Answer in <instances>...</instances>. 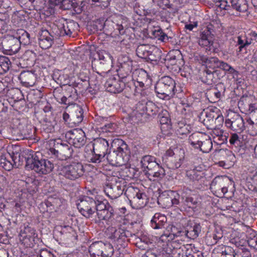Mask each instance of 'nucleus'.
Wrapping results in <instances>:
<instances>
[{
    "label": "nucleus",
    "instance_id": "59",
    "mask_svg": "<svg viewBox=\"0 0 257 257\" xmlns=\"http://www.w3.org/2000/svg\"><path fill=\"white\" fill-rule=\"evenodd\" d=\"M118 26H119V34L123 35L125 33V30L128 28V23L127 19L123 16L119 17V21H117Z\"/></svg>",
    "mask_w": 257,
    "mask_h": 257
},
{
    "label": "nucleus",
    "instance_id": "50",
    "mask_svg": "<svg viewBox=\"0 0 257 257\" xmlns=\"http://www.w3.org/2000/svg\"><path fill=\"white\" fill-rule=\"evenodd\" d=\"M160 110V108L154 103L150 101H148L144 114L145 117H146L147 116H153L156 115Z\"/></svg>",
    "mask_w": 257,
    "mask_h": 257
},
{
    "label": "nucleus",
    "instance_id": "5",
    "mask_svg": "<svg viewBox=\"0 0 257 257\" xmlns=\"http://www.w3.org/2000/svg\"><path fill=\"white\" fill-rule=\"evenodd\" d=\"M124 181L120 178L112 177L104 186L105 194L110 199H115L122 194Z\"/></svg>",
    "mask_w": 257,
    "mask_h": 257
},
{
    "label": "nucleus",
    "instance_id": "41",
    "mask_svg": "<svg viewBox=\"0 0 257 257\" xmlns=\"http://www.w3.org/2000/svg\"><path fill=\"white\" fill-rule=\"evenodd\" d=\"M237 39V45H239L238 48L239 52H242L243 51L246 52L247 47L253 42V39L251 38H248L246 37L238 36Z\"/></svg>",
    "mask_w": 257,
    "mask_h": 257
},
{
    "label": "nucleus",
    "instance_id": "17",
    "mask_svg": "<svg viewBox=\"0 0 257 257\" xmlns=\"http://www.w3.org/2000/svg\"><path fill=\"white\" fill-rule=\"evenodd\" d=\"M163 63L169 68V66L176 65L178 67L183 66L184 65V61L181 52L176 50L173 53H170L163 58Z\"/></svg>",
    "mask_w": 257,
    "mask_h": 257
},
{
    "label": "nucleus",
    "instance_id": "14",
    "mask_svg": "<svg viewBox=\"0 0 257 257\" xmlns=\"http://www.w3.org/2000/svg\"><path fill=\"white\" fill-rule=\"evenodd\" d=\"M85 149L87 151L90 150L92 153H99L104 156H107L108 153L109 144L106 139L101 138H97L87 144L85 147Z\"/></svg>",
    "mask_w": 257,
    "mask_h": 257
},
{
    "label": "nucleus",
    "instance_id": "19",
    "mask_svg": "<svg viewBox=\"0 0 257 257\" xmlns=\"http://www.w3.org/2000/svg\"><path fill=\"white\" fill-rule=\"evenodd\" d=\"M226 88L223 83H218L215 87L207 90L206 96L209 102L215 103L225 95Z\"/></svg>",
    "mask_w": 257,
    "mask_h": 257
},
{
    "label": "nucleus",
    "instance_id": "55",
    "mask_svg": "<svg viewBox=\"0 0 257 257\" xmlns=\"http://www.w3.org/2000/svg\"><path fill=\"white\" fill-rule=\"evenodd\" d=\"M184 229L185 226H181L180 224H173V232L172 234L173 237L171 239H174L175 237H184Z\"/></svg>",
    "mask_w": 257,
    "mask_h": 257
},
{
    "label": "nucleus",
    "instance_id": "9",
    "mask_svg": "<svg viewBox=\"0 0 257 257\" xmlns=\"http://www.w3.org/2000/svg\"><path fill=\"white\" fill-rule=\"evenodd\" d=\"M84 173L83 165L79 162H73L70 165L62 166L59 174L66 178L74 180L81 177Z\"/></svg>",
    "mask_w": 257,
    "mask_h": 257
},
{
    "label": "nucleus",
    "instance_id": "53",
    "mask_svg": "<svg viewBox=\"0 0 257 257\" xmlns=\"http://www.w3.org/2000/svg\"><path fill=\"white\" fill-rule=\"evenodd\" d=\"M231 6L237 11L243 12L246 11L247 7L245 0H231Z\"/></svg>",
    "mask_w": 257,
    "mask_h": 257
},
{
    "label": "nucleus",
    "instance_id": "51",
    "mask_svg": "<svg viewBox=\"0 0 257 257\" xmlns=\"http://www.w3.org/2000/svg\"><path fill=\"white\" fill-rule=\"evenodd\" d=\"M151 48L149 45H140L136 49V54L139 57L147 59Z\"/></svg>",
    "mask_w": 257,
    "mask_h": 257
},
{
    "label": "nucleus",
    "instance_id": "47",
    "mask_svg": "<svg viewBox=\"0 0 257 257\" xmlns=\"http://www.w3.org/2000/svg\"><path fill=\"white\" fill-rule=\"evenodd\" d=\"M105 24V21H104L103 19H98L92 21L90 23L89 27L90 28V30L93 33L102 30L104 31Z\"/></svg>",
    "mask_w": 257,
    "mask_h": 257
},
{
    "label": "nucleus",
    "instance_id": "32",
    "mask_svg": "<svg viewBox=\"0 0 257 257\" xmlns=\"http://www.w3.org/2000/svg\"><path fill=\"white\" fill-rule=\"evenodd\" d=\"M4 44L7 50L12 52H17L20 47V41L17 37L8 36L4 40Z\"/></svg>",
    "mask_w": 257,
    "mask_h": 257
},
{
    "label": "nucleus",
    "instance_id": "56",
    "mask_svg": "<svg viewBox=\"0 0 257 257\" xmlns=\"http://www.w3.org/2000/svg\"><path fill=\"white\" fill-rule=\"evenodd\" d=\"M158 113V118L159 119L161 124H168L170 122L171 119L169 113L167 110L160 109V110Z\"/></svg>",
    "mask_w": 257,
    "mask_h": 257
},
{
    "label": "nucleus",
    "instance_id": "24",
    "mask_svg": "<svg viewBox=\"0 0 257 257\" xmlns=\"http://www.w3.org/2000/svg\"><path fill=\"white\" fill-rule=\"evenodd\" d=\"M220 70L204 69L203 76L202 77V81L208 85L216 83L220 80Z\"/></svg>",
    "mask_w": 257,
    "mask_h": 257
},
{
    "label": "nucleus",
    "instance_id": "11",
    "mask_svg": "<svg viewBox=\"0 0 257 257\" xmlns=\"http://www.w3.org/2000/svg\"><path fill=\"white\" fill-rule=\"evenodd\" d=\"M179 194L175 191L166 190L161 193L158 197V203L163 208H169L179 205Z\"/></svg>",
    "mask_w": 257,
    "mask_h": 257
},
{
    "label": "nucleus",
    "instance_id": "22",
    "mask_svg": "<svg viewBox=\"0 0 257 257\" xmlns=\"http://www.w3.org/2000/svg\"><path fill=\"white\" fill-rule=\"evenodd\" d=\"M197 60L202 65L205 66V69L218 70L220 60L217 57H208L203 55H199Z\"/></svg>",
    "mask_w": 257,
    "mask_h": 257
},
{
    "label": "nucleus",
    "instance_id": "63",
    "mask_svg": "<svg viewBox=\"0 0 257 257\" xmlns=\"http://www.w3.org/2000/svg\"><path fill=\"white\" fill-rule=\"evenodd\" d=\"M47 40L42 39L39 35V44L40 46L43 49H47L50 48L53 43L54 37H49Z\"/></svg>",
    "mask_w": 257,
    "mask_h": 257
},
{
    "label": "nucleus",
    "instance_id": "15",
    "mask_svg": "<svg viewBox=\"0 0 257 257\" xmlns=\"http://www.w3.org/2000/svg\"><path fill=\"white\" fill-rule=\"evenodd\" d=\"M127 83V81H124L118 76H111L106 80L105 87L108 92L117 93L121 92Z\"/></svg>",
    "mask_w": 257,
    "mask_h": 257
},
{
    "label": "nucleus",
    "instance_id": "10",
    "mask_svg": "<svg viewBox=\"0 0 257 257\" xmlns=\"http://www.w3.org/2000/svg\"><path fill=\"white\" fill-rule=\"evenodd\" d=\"M65 137L69 145L77 148H80L86 143L85 134L81 129L70 130L65 133Z\"/></svg>",
    "mask_w": 257,
    "mask_h": 257
},
{
    "label": "nucleus",
    "instance_id": "58",
    "mask_svg": "<svg viewBox=\"0 0 257 257\" xmlns=\"http://www.w3.org/2000/svg\"><path fill=\"white\" fill-rule=\"evenodd\" d=\"M153 35L155 38H157L158 40L163 42H166L169 41V39H172V37H168L160 28L153 31Z\"/></svg>",
    "mask_w": 257,
    "mask_h": 257
},
{
    "label": "nucleus",
    "instance_id": "30",
    "mask_svg": "<svg viewBox=\"0 0 257 257\" xmlns=\"http://www.w3.org/2000/svg\"><path fill=\"white\" fill-rule=\"evenodd\" d=\"M126 191L132 193L135 195L133 197V201L138 204L140 207H142L146 204L147 202V195L145 193L141 192L138 188H128Z\"/></svg>",
    "mask_w": 257,
    "mask_h": 257
},
{
    "label": "nucleus",
    "instance_id": "1",
    "mask_svg": "<svg viewBox=\"0 0 257 257\" xmlns=\"http://www.w3.org/2000/svg\"><path fill=\"white\" fill-rule=\"evenodd\" d=\"M176 84L175 80L171 77H162L155 85V92L159 98L164 100H170L174 97L181 98L183 90Z\"/></svg>",
    "mask_w": 257,
    "mask_h": 257
},
{
    "label": "nucleus",
    "instance_id": "54",
    "mask_svg": "<svg viewBox=\"0 0 257 257\" xmlns=\"http://www.w3.org/2000/svg\"><path fill=\"white\" fill-rule=\"evenodd\" d=\"M10 63V59L7 57L0 55V74H3L9 70Z\"/></svg>",
    "mask_w": 257,
    "mask_h": 257
},
{
    "label": "nucleus",
    "instance_id": "27",
    "mask_svg": "<svg viewBox=\"0 0 257 257\" xmlns=\"http://www.w3.org/2000/svg\"><path fill=\"white\" fill-rule=\"evenodd\" d=\"M219 154L224 158V160L219 162L220 166L228 168L230 166L233 165L235 157L232 152L228 150L221 149L219 151Z\"/></svg>",
    "mask_w": 257,
    "mask_h": 257
},
{
    "label": "nucleus",
    "instance_id": "40",
    "mask_svg": "<svg viewBox=\"0 0 257 257\" xmlns=\"http://www.w3.org/2000/svg\"><path fill=\"white\" fill-rule=\"evenodd\" d=\"M113 215L112 208L108 205V208L103 211L97 212L95 214L94 219L96 223H99L102 220H108Z\"/></svg>",
    "mask_w": 257,
    "mask_h": 257
},
{
    "label": "nucleus",
    "instance_id": "25",
    "mask_svg": "<svg viewBox=\"0 0 257 257\" xmlns=\"http://www.w3.org/2000/svg\"><path fill=\"white\" fill-rule=\"evenodd\" d=\"M234 249L229 246H218L212 252L211 257H235Z\"/></svg>",
    "mask_w": 257,
    "mask_h": 257
},
{
    "label": "nucleus",
    "instance_id": "39",
    "mask_svg": "<svg viewBox=\"0 0 257 257\" xmlns=\"http://www.w3.org/2000/svg\"><path fill=\"white\" fill-rule=\"evenodd\" d=\"M201 115L205 117L203 119L204 124L206 126L207 128L210 129V127H212L214 122L213 117H216V112L212 109L204 110L201 113Z\"/></svg>",
    "mask_w": 257,
    "mask_h": 257
},
{
    "label": "nucleus",
    "instance_id": "8",
    "mask_svg": "<svg viewBox=\"0 0 257 257\" xmlns=\"http://www.w3.org/2000/svg\"><path fill=\"white\" fill-rule=\"evenodd\" d=\"M90 257H111L114 252L112 245L102 241L92 243L89 247Z\"/></svg>",
    "mask_w": 257,
    "mask_h": 257
},
{
    "label": "nucleus",
    "instance_id": "13",
    "mask_svg": "<svg viewBox=\"0 0 257 257\" xmlns=\"http://www.w3.org/2000/svg\"><path fill=\"white\" fill-rule=\"evenodd\" d=\"M182 202L186 206L191 208H195L200 204L198 195L192 194L193 190L187 187L180 191Z\"/></svg>",
    "mask_w": 257,
    "mask_h": 257
},
{
    "label": "nucleus",
    "instance_id": "36",
    "mask_svg": "<svg viewBox=\"0 0 257 257\" xmlns=\"http://www.w3.org/2000/svg\"><path fill=\"white\" fill-rule=\"evenodd\" d=\"M141 164L142 167L147 171H151L153 170L159 163L157 161L156 158L153 156L147 155L144 156L142 160Z\"/></svg>",
    "mask_w": 257,
    "mask_h": 257
},
{
    "label": "nucleus",
    "instance_id": "64",
    "mask_svg": "<svg viewBox=\"0 0 257 257\" xmlns=\"http://www.w3.org/2000/svg\"><path fill=\"white\" fill-rule=\"evenodd\" d=\"M7 93L8 96H11L14 101L21 99L19 96L20 95H21V91L19 89L13 88L11 90H9L8 91L7 89Z\"/></svg>",
    "mask_w": 257,
    "mask_h": 257
},
{
    "label": "nucleus",
    "instance_id": "60",
    "mask_svg": "<svg viewBox=\"0 0 257 257\" xmlns=\"http://www.w3.org/2000/svg\"><path fill=\"white\" fill-rule=\"evenodd\" d=\"M97 56L98 59L95 58L94 60L104 61L106 64H108L110 61H112L113 60V58L110 54L104 50L97 52Z\"/></svg>",
    "mask_w": 257,
    "mask_h": 257
},
{
    "label": "nucleus",
    "instance_id": "61",
    "mask_svg": "<svg viewBox=\"0 0 257 257\" xmlns=\"http://www.w3.org/2000/svg\"><path fill=\"white\" fill-rule=\"evenodd\" d=\"M33 234H37L34 228L29 225L25 226L24 229L21 231L20 235L22 238L33 236Z\"/></svg>",
    "mask_w": 257,
    "mask_h": 257
},
{
    "label": "nucleus",
    "instance_id": "18",
    "mask_svg": "<svg viewBox=\"0 0 257 257\" xmlns=\"http://www.w3.org/2000/svg\"><path fill=\"white\" fill-rule=\"evenodd\" d=\"M229 183V182L226 177L217 176L211 182L210 188L216 193H219V191H221L222 195H224L228 191Z\"/></svg>",
    "mask_w": 257,
    "mask_h": 257
},
{
    "label": "nucleus",
    "instance_id": "4",
    "mask_svg": "<svg viewBox=\"0 0 257 257\" xmlns=\"http://www.w3.org/2000/svg\"><path fill=\"white\" fill-rule=\"evenodd\" d=\"M92 192L94 190H89L87 195L79 198L76 203L77 207L81 214L86 218L94 217L96 206V196H93Z\"/></svg>",
    "mask_w": 257,
    "mask_h": 257
},
{
    "label": "nucleus",
    "instance_id": "52",
    "mask_svg": "<svg viewBox=\"0 0 257 257\" xmlns=\"http://www.w3.org/2000/svg\"><path fill=\"white\" fill-rule=\"evenodd\" d=\"M21 239L22 241V243H23L26 247L32 248L38 243L39 238L38 237L37 234H33V236H29Z\"/></svg>",
    "mask_w": 257,
    "mask_h": 257
},
{
    "label": "nucleus",
    "instance_id": "3",
    "mask_svg": "<svg viewBox=\"0 0 257 257\" xmlns=\"http://www.w3.org/2000/svg\"><path fill=\"white\" fill-rule=\"evenodd\" d=\"M121 229L122 231L120 232L114 228L111 227L110 238L113 239L117 245H122L126 241H129L130 237L136 235L138 233L141 225L137 222H132L128 223L126 227L123 226Z\"/></svg>",
    "mask_w": 257,
    "mask_h": 257
},
{
    "label": "nucleus",
    "instance_id": "35",
    "mask_svg": "<svg viewBox=\"0 0 257 257\" xmlns=\"http://www.w3.org/2000/svg\"><path fill=\"white\" fill-rule=\"evenodd\" d=\"M35 78L34 73L30 71L23 72L19 76L21 83L26 87L33 86L35 83Z\"/></svg>",
    "mask_w": 257,
    "mask_h": 257
},
{
    "label": "nucleus",
    "instance_id": "28",
    "mask_svg": "<svg viewBox=\"0 0 257 257\" xmlns=\"http://www.w3.org/2000/svg\"><path fill=\"white\" fill-rule=\"evenodd\" d=\"M36 60V54L33 51L28 50L25 51L20 60V64L23 67L33 66Z\"/></svg>",
    "mask_w": 257,
    "mask_h": 257
},
{
    "label": "nucleus",
    "instance_id": "37",
    "mask_svg": "<svg viewBox=\"0 0 257 257\" xmlns=\"http://www.w3.org/2000/svg\"><path fill=\"white\" fill-rule=\"evenodd\" d=\"M204 137H206L205 134L198 132L194 133L189 137V143L192 147L198 149Z\"/></svg>",
    "mask_w": 257,
    "mask_h": 257
},
{
    "label": "nucleus",
    "instance_id": "29",
    "mask_svg": "<svg viewBox=\"0 0 257 257\" xmlns=\"http://www.w3.org/2000/svg\"><path fill=\"white\" fill-rule=\"evenodd\" d=\"M186 175L188 178L194 182L196 188H198L197 186L201 185L205 179L204 173L196 169L187 171Z\"/></svg>",
    "mask_w": 257,
    "mask_h": 257
},
{
    "label": "nucleus",
    "instance_id": "26",
    "mask_svg": "<svg viewBox=\"0 0 257 257\" xmlns=\"http://www.w3.org/2000/svg\"><path fill=\"white\" fill-rule=\"evenodd\" d=\"M70 120H72L74 124H79L82 122L83 119V109L77 104H73L70 108Z\"/></svg>",
    "mask_w": 257,
    "mask_h": 257
},
{
    "label": "nucleus",
    "instance_id": "45",
    "mask_svg": "<svg viewBox=\"0 0 257 257\" xmlns=\"http://www.w3.org/2000/svg\"><path fill=\"white\" fill-rule=\"evenodd\" d=\"M96 69L101 71V73H105L109 71L112 64V61H110L109 63L106 64L104 61L93 60L92 62Z\"/></svg>",
    "mask_w": 257,
    "mask_h": 257
},
{
    "label": "nucleus",
    "instance_id": "44",
    "mask_svg": "<svg viewBox=\"0 0 257 257\" xmlns=\"http://www.w3.org/2000/svg\"><path fill=\"white\" fill-rule=\"evenodd\" d=\"M146 175L151 177L162 178L165 175V171L158 164L152 171H147Z\"/></svg>",
    "mask_w": 257,
    "mask_h": 257
},
{
    "label": "nucleus",
    "instance_id": "2",
    "mask_svg": "<svg viewBox=\"0 0 257 257\" xmlns=\"http://www.w3.org/2000/svg\"><path fill=\"white\" fill-rule=\"evenodd\" d=\"M112 151H109L106 159L110 164L120 166L128 162L130 151L127 145L122 140H114L111 145Z\"/></svg>",
    "mask_w": 257,
    "mask_h": 257
},
{
    "label": "nucleus",
    "instance_id": "38",
    "mask_svg": "<svg viewBox=\"0 0 257 257\" xmlns=\"http://www.w3.org/2000/svg\"><path fill=\"white\" fill-rule=\"evenodd\" d=\"M81 82H75L73 83L72 84H69V87L72 86L70 87V89H72L73 88L74 89V93H76L77 91H79V92H83V91L86 90L90 84L89 82V77H85L84 79H81Z\"/></svg>",
    "mask_w": 257,
    "mask_h": 257
},
{
    "label": "nucleus",
    "instance_id": "46",
    "mask_svg": "<svg viewBox=\"0 0 257 257\" xmlns=\"http://www.w3.org/2000/svg\"><path fill=\"white\" fill-rule=\"evenodd\" d=\"M82 2H83V0H68L64 9H70L73 8L77 14H80L82 12V6H81Z\"/></svg>",
    "mask_w": 257,
    "mask_h": 257
},
{
    "label": "nucleus",
    "instance_id": "23",
    "mask_svg": "<svg viewBox=\"0 0 257 257\" xmlns=\"http://www.w3.org/2000/svg\"><path fill=\"white\" fill-rule=\"evenodd\" d=\"M201 231V226L199 223L188 222L185 226L184 236L191 239H195Z\"/></svg>",
    "mask_w": 257,
    "mask_h": 257
},
{
    "label": "nucleus",
    "instance_id": "33",
    "mask_svg": "<svg viewBox=\"0 0 257 257\" xmlns=\"http://www.w3.org/2000/svg\"><path fill=\"white\" fill-rule=\"evenodd\" d=\"M104 26V33L106 35L115 36L120 34L117 23L114 22L110 19H106Z\"/></svg>",
    "mask_w": 257,
    "mask_h": 257
},
{
    "label": "nucleus",
    "instance_id": "12",
    "mask_svg": "<svg viewBox=\"0 0 257 257\" xmlns=\"http://www.w3.org/2000/svg\"><path fill=\"white\" fill-rule=\"evenodd\" d=\"M35 155V153L32 151H27L25 152H23L22 154L19 153L18 152H16L15 153L13 152L12 155L11 156L10 154H9V156L12 159V163L13 166H22L25 163V168L27 169H31V163H29V159H34Z\"/></svg>",
    "mask_w": 257,
    "mask_h": 257
},
{
    "label": "nucleus",
    "instance_id": "49",
    "mask_svg": "<svg viewBox=\"0 0 257 257\" xmlns=\"http://www.w3.org/2000/svg\"><path fill=\"white\" fill-rule=\"evenodd\" d=\"M44 121L45 122V125L48 127V128L50 132L53 131L54 126L57 124V121L56 120V117L54 115L50 112L46 114L44 118Z\"/></svg>",
    "mask_w": 257,
    "mask_h": 257
},
{
    "label": "nucleus",
    "instance_id": "48",
    "mask_svg": "<svg viewBox=\"0 0 257 257\" xmlns=\"http://www.w3.org/2000/svg\"><path fill=\"white\" fill-rule=\"evenodd\" d=\"M61 91H62V87L57 88L54 90L53 94L55 98L58 102L62 104H69L70 103L69 100L72 95H69L68 97L66 96H61L60 95Z\"/></svg>",
    "mask_w": 257,
    "mask_h": 257
},
{
    "label": "nucleus",
    "instance_id": "34",
    "mask_svg": "<svg viewBox=\"0 0 257 257\" xmlns=\"http://www.w3.org/2000/svg\"><path fill=\"white\" fill-rule=\"evenodd\" d=\"M162 56V53L160 49L157 47H152L146 60L156 64H158L160 62L163 63L164 61Z\"/></svg>",
    "mask_w": 257,
    "mask_h": 257
},
{
    "label": "nucleus",
    "instance_id": "62",
    "mask_svg": "<svg viewBox=\"0 0 257 257\" xmlns=\"http://www.w3.org/2000/svg\"><path fill=\"white\" fill-rule=\"evenodd\" d=\"M0 166L6 170H10L13 168L12 162L8 160L5 155H1L0 157Z\"/></svg>",
    "mask_w": 257,
    "mask_h": 257
},
{
    "label": "nucleus",
    "instance_id": "57",
    "mask_svg": "<svg viewBox=\"0 0 257 257\" xmlns=\"http://www.w3.org/2000/svg\"><path fill=\"white\" fill-rule=\"evenodd\" d=\"M19 34L21 36L17 37L20 41V45L22 44L24 45L29 44L30 43V35L26 31L21 29L19 30Z\"/></svg>",
    "mask_w": 257,
    "mask_h": 257
},
{
    "label": "nucleus",
    "instance_id": "42",
    "mask_svg": "<svg viewBox=\"0 0 257 257\" xmlns=\"http://www.w3.org/2000/svg\"><path fill=\"white\" fill-rule=\"evenodd\" d=\"M238 134H231L229 141L230 145L236 148H239L243 146L242 135L240 133Z\"/></svg>",
    "mask_w": 257,
    "mask_h": 257
},
{
    "label": "nucleus",
    "instance_id": "31",
    "mask_svg": "<svg viewBox=\"0 0 257 257\" xmlns=\"http://www.w3.org/2000/svg\"><path fill=\"white\" fill-rule=\"evenodd\" d=\"M132 69V64L128 63L126 65H120L117 70V76L120 79H123L124 81H127L128 83L129 81L133 79V76L131 75Z\"/></svg>",
    "mask_w": 257,
    "mask_h": 257
},
{
    "label": "nucleus",
    "instance_id": "16",
    "mask_svg": "<svg viewBox=\"0 0 257 257\" xmlns=\"http://www.w3.org/2000/svg\"><path fill=\"white\" fill-rule=\"evenodd\" d=\"M225 124L227 127L238 133L242 132L246 127L242 117L239 114L235 113L230 116V118L225 119Z\"/></svg>",
    "mask_w": 257,
    "mask_h": 257
},
{
    "label": "nucleus",
    "instance_id": "43",
    "mask_svg": "<svg viewBox=\"0 0 257 257\" xmlns=\"http://www.w3.org/2000/svg\"><path fill=\"white\" fill-rule=\"evenodd\" d=\"M212 149V143L210 137L206 135V137H204L199 145L198 149L203 153H208Z\"/></svg>",
    "mask_w": 257,
    "mask_h": 257
},
{
    "label": "nucleus",
    "instance_id": "20",
    "mask_svg": "<svg viewBox=\"0 0 257 257\" xmlns=\"http://www.w3.org/2000/svg\"><path fill=\"white\" fill-rule=\"evenodd\" d=\"M133 78L136 79L138 85H135L137 88L138 86L141 88L149 86L152 83V79L148 73L143 69H136L133 73Z\"/></svg>",
    "mask_w": 257,
    "mask_h": 257
},
{
    "label": "nucleus",
    "instance_id": "7",
    "mask_svg": "<svg viewBox=\"0 0 257 257\" xmlns=\"http://www.w3.org/2000/svg\"><path fill=\"white\" fill-rule=\"evenodd\" d=\"M39 152H36L34 159H29L31 163V170L41 174H47L50 173L54 168V164L50 160L40 158Z\"/></svg>",
    "mask_w": 257,
    "mask_h": 257
},
{
    "label": "nucleus",
    "instance_id": "6",
    "mask_svg": "<svg viewBox=\"0 0 257 257\" xmlns=\"http://www.w3.org/2000/svg\"><path fill=\"white\" fill-rule=\"evenodd\" d=\"M73 149L70 145L62 143L58 139L55 141L53 148L49 149V155L54 156V157L59 160H66L72 157Z\"/></svg>",
    "mask_w": 257,
    "mask_h": 257
},
{
    "label": "nucleus",
    "instance_id": "21",
    "mask_svg": "<svg viewBox=\"0 0 257 257\" xmlns=\"http://www.w3.org/2000/svg\"><path fill=\"white\" fill-rule=\"evenodd\" d=\"M59 27V33L58 34V35L60 37L70 36L75 30L78 29L79 25L73 20H65L64 23Z\"/></svg>",
    "mask_w": 257,
    "mask_h": 257
}]
</instances>
